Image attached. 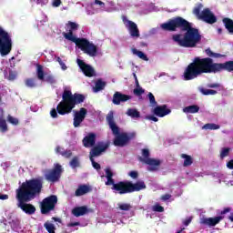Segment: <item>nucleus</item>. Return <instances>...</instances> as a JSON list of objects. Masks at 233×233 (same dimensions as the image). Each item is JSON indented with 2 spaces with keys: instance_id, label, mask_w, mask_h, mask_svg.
Wrapping results in <instances>:
<instances>
[{
  "instance_id": "f257e3e1",
  "label": "nucleus",
  "mask_w": 233,
  "mask_h": 233,
  "mask_svg": "<svg viewBox=\"0 0 233 233\" xmlns=\"http://www.w3.org/2000/svg\"><path fill=\"white\" fill-rule=\"evenodd\" d=\"M160 26L162 30H168L169 32H174L177 28L186 30L184 35L177 34L172 36L173 41L183 48H195L198 43L201 41L199 31L192 28L190 24L181 17L174 18L167 23L162 24Z\"/></svg>"
},
{
  "instance_id": "f03ea898",
  "label": "nucleus",
  "mask_w": 233,
  "mask_h": 233,
  "mask_svg": "<svg viewBox=\"0 0 233 233\" xmlns=\"http://www.w3.org/2000/svg\"><path fill=\"white\" fill-rule=\"evenodd\" d=\"M221 70L232 72L233 61H228L224 64H216L211 58H201L198 56L195 57L193 62L186 68L184 72V79L186 81H190L196 79V77L201 76V74H216V72H221Z\"/></svg>"
},
{
  "instance_id": "7ed1b4c3",
  "label": "nucleus",
  "mask_w": 233,
  "mask_h": 233,
  "mask_svg": "<svg viewBox=\"0 0 233 233\" xmlns=\"http://www.w3.org/2000/svg\"><path fill=\"white\" fill-rule=\"evenodd\" d=\"M43 188V179L34 178L24 182L19 188L16 189V207L21 208L23 212L32 216L35 213V207L32 204H26L35 198V194H39Z\"/></svg>"
},
{
  "instance_id": "20e7f679",
  "label": "nucleus",
  "mask_w": 233,
  "mask_h": 233,
  "mask_svg": "<svg viewBox=\"0 0 233 233\" xmlns=\"http://www.w3.org/2000/svg\"><path fill=\"white\" fill-rule=\"evenodd\" d=\"M79 29V24L76 22H68L66 24V32L63 36L66 41L75 43V45L89 57H97V46L86 38H79L76 35V32Z\"/></svg>"
},
{
  "instance_id": "39448f33",
  "label": "nucleus",
  "mask_w": 233,
  "mask_h": 233,
  "mask_svg": "<svg viewBox=\"0 0 233 233\" xmlns=\"http://www.w3.org/2000/svg\"><path fill=\"white\" fill-rule=\"evenodd\" d=\"M113 176L114 174L112 173V170L110 168H106V177L107 179L106 185H112V189L118 192V194L139 192V190H145V188H147V185H145L144 181H138L135 184H132L131 182H119L114 184V179H112Z\"/></svg>"
},
{
  "instance_id": "423d86ee",
  "label": "nucleus",
  "mask_w": 233,
  "mask_h": 233,
  "mask_svg": "<svg viewBox=\"0 0 233 233\" xmlns=\"http://www.w3.org/2000/svg\"><path fill=\"white\" fill-rule=\"evenodd\" d=\"M62 98L63 101H61L56 107V110L60 116L70 114L76 107V105L85 101V96L83 95H72V92L66 89H65Z\"/></svg>"
},
{
  "instance_id": "0eeeda50",
  "label": "nucleus",
  "mask_w": 233,
  "mask_h": 233,
  "mask_svg": "<svg viewBox=\"0 0 233 233\" xmlns=\"http://www.w3.org/2000/svg\"><path fill=\"white\" fill-rule=\"evenodd\" d=\"M106 121L113 132V136H115V147H125V145H127L130 139H134V137H136V132L127 133L121 131L117 125H116V122H114V112L110 111L107 114Z\"/></svg>"
},
{
  "instance_id": "6e6552de",
  "label": "nucleus",
  "mask_w": 233,
  "mask_h": 233,
  "mask_svg": "<svg viewBox=\"0 0 233 233\" xmlns=\"http://www.w3.org/2000/svg\"><path fill=\"white\" fill-rule=\"evenodd\" d=\"M14 41L12 40V34H10L5 27L0 26V56L5 57L12 52Z\"/></svg>"
},
{
  "instance_id": "1a4fd4ad",
  "label": "nucleus",
  "mask_w": 233,
  "mask_h": 233,
  "mask_svg": "<svg viewBox=\"0 0 233 233\" xmlns=\"http://www.w3.org/2000/svg\"><path fill=\"white\" fill-rule=\"evenodd\" d=\"M193 14L197 15V17L201 21H204L205 23H208V25H214V23L218 21V18H216V15H214V13H212V11H210L208 8L203 9V5L201 4H198L194 8Z\"/></svg>"
},
{
  "instance_id": "9d476101",
  "label": "nucleus",
  "mask_w": 233,
  "mask_h": 233,
  "mask_svg": "<svg viewBox=\"0 0 233 233\" xmlns=\"http://www.w3.org/2000/svg\"><path fill=\"white\" fill-rule=\"evenodd\" d=\"M63 173V167L61 165L56 164L53 169H49L46 171L45 177L46 181H50L51 183H56V181H59V177H61V174Z\"/></svg>"
},
{
  "instance_id": "9b49d317",
  "label": "nucleus",
  "mask_w": 233,
  "mask_h": 233,
  "mask_svg": "<svg viewBox=\"0 0 233 233\" xmlns=\"http://www.w3.org/2000/svg\"><path fill=\"white\" fill-rule=\"evenodd\" d=\"M5 221L10 225L12 230H15V232L21 230V220H19L14 212L5 211Z\"/></svg>"
},
{
  "instance_id": "f8f14e48",
  "label": "nucleus",
  "mask_w": 233,
  "mask_h": 233,
  "mask_svg": "<svg viewBox=\"0 0 233 233\" xmlns=\"http://www.w3.org/2000/svg\"><path fill=\"white\" fill-rule=\"evenodd\" d=\"M122 21L124 23V26H126L127 30L128 31L129 35H131L133 39L139 38L140 35H139V28L137 27V24L127 19V16H123Z\"/></svg>"
},
{
  "instance_id": "ddd939ff",
  "label": "nucleus",
  "mask_w": 233,
  "mask_h": 233,
  "mask_svg": "<svg viewBox=\"0 0 233 233\" xmlns=\"http://www.w3.org/2000/svg\"><path fill=\"white\" fill-rule=\"evenodd\" d=\"M57 203V197L51 196L45 198L41 204L42 214H46L50 210H54L56 204Z\"/></svg>"
},
{
  "instance_id": "4468645a",
  "label": "nucleus",
  "mask_w": 233,
  "mask_h": 233,
  "mask_svg": "<svg viewBox=\"0 0 233 233\" xmlns=\"http://www.w3.org/2000/svg\"><path fill=\"white\" fill-rule=\"evenodd\" d=\"M106 11V5L100 0H95L94 3L91 4V9H86L87 15H94V14H99V12Z\"/></svg>"
},
{
  "instance_id": "2eb2a0df",
  "label": "nucleus",
  "mask_w": 233,
  "mask_h": 233,
  "mask_svg": "<svg viewBox=\"0 0 233 233\" xmlns=\"http://www.w3.org/2000/svg\"><path fill=\"white\" fill-rule=\"evenodd\" d=\"M76 63L83 74H85V76H86L87 77H94V76H96V71L94 70V67H92V66L85 63V61L79 58H77Z\"/></svg>"
},
{
  "instance_id": "dca6fc26",
  "label": "nucleus",
  "mask_w": 233,
  "mask_h": 233,
  "mask_svg": "<svg viewBox=\"0 0 233 233\" xmlns=\"http://www.w3.org/2000/svg\"><path fill=\"white\" fill-rule=\"evenodd\" d=\"M74 112H75V116H74L73 125L75 128H77L78 127H80L83 121H85V118L86 117V114H88V111L86 110V108L82 107L80 108L79 111H74Z\"/></svg>"
},
{
  "instance_id": "f3484780",
  "label": "nucleus",
  "mask_w": 233,
  "mask_h": 233,
  "mask_svg": "<svg viewBox=\"0 0 233 233\" xmlns=\"http://www.w3.org/2000/svg\"><path fill=\"white\" fill-rule=\"evenodd\" d=\"M140 161L147 165V170L149 172L159 170V165H161V160L156 158H140Z\"/></svg>"
},
{
  "instance_id": "a211bd4d",
  "label": "nucleus",
  "mask_w": 233,
  "mask_h": 233,
  "mask_svg": "<svg viewBox=\"0 0 233 233\" xmlns=\"http://www.w3.org/2000/svg\"><path fill=\"white\" fill-rule=\"evenodd\" d=\"M36 74L40 81H46L47 83H56V79L52 76L45 75V71L43 70V66L41 65L36 66Z\"/></svg>"
},
{
  "instance_id": "6ab92c4d",
  "label": "nucleus",
  "mask_w": 233,
  "mask_h": 233,
  "mask_svg": "<svg viewBox=\"0 0 233 233\" xmlns=\"http://www.w3.org/2000/svg\"><path fill=\"white\" fill-rule=\"evenodd\" d=\"M108 148V146L105 143H100L96 147H93L90 151V159H94V157H97L101 156L102 152H105L106 149Z\"/></svg>"
},
{
  "instance_id": "aec40b11",
  "label": "nucleus",
  "mask_w": 233,
  "mask_h": 233,
  "mask_svg": "<svg viewBox=\"0 0 233 233\" xmlns=\"http://www.w3.org/2000/svg\"><path fill=\"white\" fill-rule=\"evenodd\" d=\"M82 143L86 148H92V147L96 145V134L94 133L87 134L84 137Z\"/></svg>"
},
{
  "instance_id": "412c9836",
  "label": "nucleus",
  "mask_w": 233,
  "mask_h": 233,
  "mask_svg": "<svg viewBox=\"0 0 233 233\" xmlns=\"http://www.w3.org/2000/svg\"><path fill=\"white\" fill-rule=\"evenodd\" d=\"M170 109L167 107L166 105L158 106L153 109V113L157 117H165V116H168L170 114Z\"/></svg>"
},
{
  "instance_id": "4be33fe9",
  "label": "nucleus",
  "mask_w": 233,
  "mask_h": 233,
  "mask_svg": "<svg viewBox=\"0 0 233 233\" xmlns=\"http://www.w3.org/2000/svg\"><path fill=\"white\" fill-rule=\"evenodd\" d=\"M129 99H132V96L116 92L113 96V103L114 105H121V103L129 101Z\"/></svg>"
},
{
  "instance_id": "5701e85b",
  "label": "nucleus",
  "mask_w": 233,
  "mask_h": 233,
  "mask_svg": "<svg viewBox=\"0 0 233 233\" xmlns=\"http://www.w3.org/2000/svg\"><path fill=\"white\" fill-rule=\"evenodd\" d=\"M221 219H223V217L203 218L201 223H203V225H208V227H216V225H218Z\"/></svg>"
},
{
  "instance_id": "b1692460",
  "label": "nucleus",
  "mask_w": 233,
  "mask_h": 233,
  "mask_svg": "<svg viewBox=\"0 0 233 233\" xmlns=\"http://www.w3.org/2000/svg\"><path fill=\"white\" fill-rule=\"evenodd\" d=\"M4 76L8 81H15L17 79V71L6 67L4 69Z\"/></svg>"
},
{
  "instance_id": "393cba45",
  "label": "nucleus",
  "mask_w": 233,
  "mask_h": 233,
  "mask_svg": "<svg viewBox=\"0 0 233 233\" xmlns=\"http://www.w3.org/2000/svg\"><path fill=\"white\" fill-rule=\"evenodd\" d=\"M54 221H58V223H61V219L53 218L52 220H47L44 224V227L48 233H56V226L54 225Z\"/></svg>"
},
{
  "instance_id": "a878e982",
  "label": "nucleus",
  "mask_w": 233,
  "mask_h": 233,
  "mask_svg": "<svg viewBox=\"0 0 233 233\" xmlns=\"http://www.w3.org/2000/svg\"><path fill=\"white\" fill-rule=\"evenodd\" d=\"M92 190V187L90 186L83 185L80 186L76 190V196H85V194H88Z\"/></svg>"
},
{
  "instance_id": "bb28decb",
  "label": "nucleus",
  "mask_w": 233,
  "mask_h": 233,
  "mask_svg": "<svg viewBox=\"0 0 233 233\" xmlns=\"http://www.w3.org/2000/svg\"><path fill=\"white\" fill-rule=\"evenodd\" d=\"M223 23L226 30H228V34L233 35V20L230 18H224Z\"/></svg>"
},
{
  "instance_id": "cd10ccee",
  "label": "nucleus",
  "mask_w": 233,
  "mask_h": 233,
  "mask_svg": "<svg viewBox=\"0 0 233 233\" xmlns=\"http://www.w3.org/2000/svg\"><path fill=\"white\" fill-rule=\"evenodd\" d=\"M131 52L133 56H137V57H139V59H142V61H148V56H147V55H145V53H143L142 51L132 47Z\"/></svg>"
},
{
  "instance_id": "c85d7f7f",
  "label": "nucleus",
  "mask_w": 233,
  "mask_h": 233,
  "mask_svg": "<svg viewBox=\"0 0 233 233\" xmlns=\"http://www.w3.org/2000/svg\"><path fill=\"white\" fill-rule=\"evenodd\" d=\"M126 114L129 117H132V119H139V117H141V113H139V111H137L136 108L127 109Z\"/></svg>"
},
{
  "instance_id": "c756f323",
  "label": "nucleus",
  "mask_w": 233,
  "mask_h": 233,
  "mask_svg": "<svg viewBox=\"0 0 233 233\" xmlns=\"http://www.w3.org/2000/svg\"><path fill=\"white\" fill-rule=\"evenodd\" d=\"M56 154L63 156V157H70V156H72L71 150H65V148H63L59 146L56 147Z\"/></svg>"
},
{
  "instance_id": "7c9ffc66",
  "label": "nucleus",
  "mask_w": 233,
  "mask_h": 233,
  "mask_svg": "<svg viewBox=\"0 0 233 233\" xmlns=\"http://www.w3.org/2000/svg\"><path fill=\"white\" fill-rule=\"evenodd\" d=\"M183 112L185 114H198L199 112V106L196 105L188 106L183 109Z\"/></svg>"
},
{
  "instance_id": "2f4dec72",
  "label": "nucleus",
  "mask_w": 233,
  "mask_h": 233,
  "mask_svg": "<svg viewBox=\"0 0 233 233\" xmlns=\"http://www.w3.org/2000/svg\"><path fill=\"white\" fill-rule=\"evenodd\" d=\"M86 212V207L75 208L72 210V214H73V216H76V218H79V216H85Z\"/></svg>"
},
{
  "instance_id": "473e14b6",
  "label": "nucleus",
  "mask_w": 233,
  "mask_h": 233,
  "mask_svg": "<svg viewBox=\"0 0 233 233\" xmlns=\"http://www.w3.org/2000/svg\"><path fill=\"white\" fill-rule=\"evenodd\" d=\"M106 86V83L105 81L98 79L96 82L95 87L93 88V92L97 93L100 92V90H103Z\"/></svg>"
},
{
  "instance_id": "72a5a7b5",
  "label": "nucleus",
  "mask_w": 233,
  "mask_h": 233,
  "mask_svg": "<svg viewBox=\"0 0 233 233\" xmlns=\"http://www.w3.org/2000/svg\"><path fill=\"white\" fill-rule=\"evenodd\" d=\"M198 91L202 96H216V94H218V91L214 89H207L205 87H198Z\"/></svg>"
},
{
  "instance_id": "f704fd0d",
  "label": "nucleus",
  "mask_w": 233,
  "mask_h": 233,
  "mask_svg": "<svg viewBox=\"0 0 233 233\" xmlns=\"http://www.w3.org/2000/svg\"><path fill=\"white\" fill-rule=\"evenodd\" d=\"M219 125L214 123H208L202 127V130H219Z\"/></svg>"
},
{
  "instance_id": "c9c22d12",
  "label": "nucleus",
  "mask_w": 233,
  "mask_h": 233,
  "mask_svg": "<svg viewBox=\"0 0 233 233\" xmlns=\"http://www.w3.org/2000/svg\"><path fill=\"white\" fill-rule=\"evenodd\" d=\"M182 159H184V167H190V165H192L193 163V159L192 157L187 155V154H182L181 155Z\"/></svg>"
},
{
  "instance_id": "e433bc0d",
  "label": "nucleus",
  "mask_w": 233,
  "mask_h": 233,
  "mask_svg": "<svg viewBox=\"0 0 233 233\" xmlns=\"http://www.w3.org/2000/svg\"><path fill=\"white\" fill-rule=\"evenodd\" d=\"M135 83L137 85V87L134 89L135 96H142V94H145V89L139 86V80H135Z\"/></svg>"
},
{
  "instance_id": "4c0bfd02",
  "label": "nucleus",
  "mask_w": 233,
  "mask_h": 233,
  "mask_svg": "<svg viewBox=\"0 0 233 233\" xmlns=\"http://www.w3.org/2000/svg\"><path fill=\"white\" fill-rule=\"evenodd\" d=\"M116 10H117V6H116V3L114 1L107 2L106 12H116Z\"/></svg>"
},
{
  "instance_id": "58836bf2",
  "label": "nucleus",
  "mask_w": 233,
  "mask_h": 233,
  "mask_svg": "<svg viewBox=\"0 0 233 233\" xmlns=\"http://www.w3.org/2000/svg\"><path fill=\"white\" fill-rule=\"evenodd\" d=\"M112 223L115 225H123V219H121V213H116L113 218Z\"/></svg>"
},
{
  "instance_id": "ea45409f",
  "label": "nucleus",
  "mask_w": 233,
  "mask_h": 233,
  "mask_svg": "<svg viewBox=\"0 0 233 233\" xmlns=\"http://www.w3.org/2000/svg\"><path fill=\"white\" fill-rule=\"evenodd\" d=\"M230 147H222L220 149V159H225L230 154Z\"/></svg>"
},
{
  "instance_id": "a19ab883",
  "label": "nucleus",
  "mask_w": 233,
  "mask_h": 233,
  "mask_svg": "<svg viewBox=\"0 0 233 233\" xmlns=\"http://www.w3.org/2000/svg\"><path fill=\"white\" fill-rule=\"evenodd\" d=\"M7 121L8 123H10V125H13L14 127H17V125H19V118L10 115L7 116Z\"/></svg>"
},
{
  "instance_id": "79ce46f5",
  "label": "nucleus",
  "mask_w": 233,
  "mask_h": 233,
  "mask_svg": "<svg viewBox=\"0 0 233 233\" xmlns=\"http://www.w3.org/2000/svg\"><path fill=\"white\" fill-rule=\"evenodd\" d=\"M206 54H207V56H208V57H215L216 59H218L219 57H223V55L218 54V53H214L210 49H207L206 50Z\"/></svg>"
},
{
  "instance_id": "37998d69",
  "label": "nucleus",
  "mask_w": 233,
  "mask_h": 233,
  "mask_svg": "<svg viewBox=\"0 0 233 233\" xmlns=\"http://www.w3.org/2000/svg\"><path fill=\"white\" fill-rule=\"evenodd\" d=\"M31 5H38L39 6H46L48 5V0H30Z\"/></svg>"
},
{
  "instance_id": "c03bdc74",
  "label": "nucleus",
  "mask_w": 233,
  "mask_h": 233,
  "mask_svg": "<svg viewBox=\"0 0 233 233\" xmlns=\"http://www.w3.org/2000/svg\"><path fill=\"white\" fill-rule=\"evenodd\" d=\"M56 61L59 64L61 70H63L64 72L66 70H68V66H66V64H65V62H63V60L61 59V57L56 56Z\"/></svg>"
},
{
  "instance_id": "a18cd8bd",
  "label": "nucleus",
  "mask_w": 233,
  "mask_h": 233,
  "mask_svg": "<svg viewBox=\"0 0 233 233\" xmlns=\"http://www.w3.org/2000/svg\"><path fill=\"white\" fill-rule=\"evenodd\" d=\"M132 72L135 81H137V75L136 73L139 72V66H136L135 63H132Z\"/></svg>"
},
{
  "instance_id": "49530a36",
  "label": "nucleus",
  "mask_w": 233,
  "mask_h": 233,
  "mask_svg": "<svg viewBox=\"0 0 233 233\" xmlns=\"http://www.w3.org/2000/svg\"><path fill=\"white\" fill-rule=\"evenodd\" d=\"M147 97L149 99L151 106H156V105H157V102H156V97L152 93H148Z\"/></svg>"
},
{
  "instance_id": "de8ad7c7",
  "label": "nucleus",
  "mask_w": 233,
  "mask_h": 233,
  "mask_svg": "<svg viewBox=\"0 0 233 233\" xmlns=\"http://www.w3.org/2000/svg\"><path fill=\"white\" fill-rule=\"evenodd\" d=\"M153 212H165V208L160 206L159 204H156L152 207Z\"/></svg>"
},
{
  "instance_id": "09e8293b",
  "label": "nucleus",
  "mask_w": 233,
  "mask_h": 233,
  "mask_svg": "<svg viewBox=\"0 0 233 233\" xmlns=\"http://www.w3.org/2000/svg\"><path fill=\"white\" fill-rule=\"evenodd\" d=\"M70 167L72 168H76V167H79V158L74 157L70 162Z\"/></svg>"
},
{
  "instance_id": "8fccbe9b",
  "label": "nucleus",
  "mask_w": 233,
  "mask_h": 233,
  "mask_svg": "<svg viewBox=\"0 0 233 233\" xmlns=\"http://www.w3.org/2000/svg\"><path fill=\"white\" fill-rule=\"evenodd\" d=\"M25 85L29 88H34L35 86H37V85L35 84V81L34 79H27L25 81Z\"/></svg>"
},
{
  "instance_id": "3c124183",
  "label": "nucleus",
  "mask_w": 233,
  "mask_h": 233,
  "mask_svg": "<svg viewBox=\"0 0 233 233\" xmlns=\"http://www.w3.org/2000/svg\"><path fill=\"white\" fill-rule=\"evenodd\" d=\"M117 207L120 210H128L130 208V205L129 204H124V203H119L117 204Z\"/></svg>"
},
{
  "instance_id": "603ef678",
  "label": "nucleus",
  "mask_w": 233,
  "mask_h": 233,
  "mask_svg": "<svg viewBox=\"0 0 233 233\" xmlns=\"http://www.w3.org/2000/svg\"><path fill=\"white\" fill-rule=\"evenodd\" d=\"M150 152L148 151V149H143L142 150V159H150V157H148Z\"/></svg>"
},
{
  "instance_id": "864d4df0",
  "label": "nucleus",
  "mask_w": 233,
  "mask_h": 233,
  "mask_svg": "<svg viewBox=\"0 0 233 233\" xmlns=\"http://www.w3.org/2000/svg\"><path fill=\"white\" fill-rule=\"evenodd\" d=\"M52 6L54 8L61 6V0H52Z\"/></svg>"
},
{
  "instance_id": "5fc2aeb1",
  "label": "nucleus",
  "mask_w": 233,
  "mask_h": 233,
  "mask_svg": "<svg viewBox=\"0 0 233 233\" xmlns=\"http://www.w3.org/2000/svg\"><path fill=\"white\" fill-rule=\"evenodd\" d=\"M190 223H192V217H187L186 219L183 220V225H185V227H188Z\"/></svg>"
},
{
  "instance_id": "6e6d98bb",
  "label": "nucleus",
  "mask_w": 233,
  "mask_h": 233,
  "mask_svg": "<svg viewBox=\"0 0 233 233\" xmlns=\"http://www.w3.org/2000/svg\"><path fill=\"white\" fill-rule=\"evenodd\" d=\"M90 161L92 163L93 167H95L96 170H99V168H101V166L99 165V163L96 162L94 158L90 159Z\"/></svg>"
},
{
  "instance_id": "4d7b16f0",
  "label": "nucleus",
  "mask_w": 233,
  "mask_h": 233,
  "mask_svg": "<svg viewBox=\"0 0 233 233\" xmlns=\"http://www.w3.org/2000/svg\"><path fill=\"white\" fill-rule=\"evenodd\" d=\"M146 119H148V121H154L155 123H157V121H159V119L155 116H146Z\"/></svg>"
},
{
  "instance_id": "13d9d810",
  "label": "nucleus",
  "mask_w": 233,
  "mask_h": 233,
  "mask_svg": "<svg viewBox=\"0 0 233 233\" xmlns=\"http://www.w3.org/2000/svg\"><path fill=\"white\" fill-rule=\"evenodd\" d=\"M128 176H129L130 177H132V179H137V171H130V172L128 173Z\"/></svg>"
},
{
  "instance_id": "bf43d9fd",
  "label": "nucleus",
  "mask_w": 233,
  "mask_h": 233,
  "mask_svg": "<svg viewBox=\"0 0 233 233\" xmlns=\"http://www.w3.org/2000/svg\"><path fill=\"white\" fill-rule=\"evenodd\" d=\"M170 198H172V196L170 194H166V195H163L161 197V200L162 201H168V199H170Z\"/></svg>"
},
{
  "instance_id": "052dcab7",
  "label": "nucleus",
  "mask_w": 233,
  "mask_h": 233,
  "mask_svg": "<svg viewBox=\"0 0 233 233\" xmlns=\"http://www.w3.org/2000/svg\"><path fill=\"white\" fill-rule=\"evenodd\" d=\"M50 116H51V117H53V118L57 117V110H56V108L52 109V110L50 111Z\"/></svg>"
},
{
  "instance_id": "680f3d73",
  "label": "nucleus",
  "mask_w": 233,
  "mask_h": 233,
  "mask_svg": "<svg viewBox=\"0 0 233 233\" xmlns=\"http://www.w3.org/2000/svg\"><path fill=\"white\" fill-rule=\"evenodd\" d=\"M67 227H79V222H70Z\"/></svg>"
},
{
  "instance_id": "e2e57ef3",
  "label": "nucleus",
  "mask_w": 233,
  "mask_h": 233,
  "mask_svg": "<svg viewBox=\"0 0 233 233\" xmlns=\"http://www.w3.org/2000/svg\"><path fill=\"white\" fill-rule=\"evenodd\" d=\"M224 183H226L228 187H233V180H224Z\"/></svg>"
},
{
  "instance_id": "0e129e2a",
  "label": "nucleus",
  "mask_w": 233,
  "mask_h": 233,
  "mask_svg": "<svg viewBox=\"0 0 233 233\" xmlns=\"http://www.w3.org/2000/svg\"><path fill=\"white\" fill-rule=\"evenodd\" d=\"M228 168L233 169V160H230L227 163Z\"/></svg>"
},
{
  "instance_id": "69168bd1",
  "label": "nucleus",
  "mask_w": 233,
  "mask_h": 233,
  "mask_svg": "<svg viewBox=\"0 0 233 233\" xmlns=\"http://www.w3.org/2000/svg\"><path fill=\"white\" fill-rule=\"evenodd\" d=\"M0 199L2 201H5V200L8 199V195H0Z\"/></svg>"
},
{
  "instance_id": "338daca9",
  "label": "nucleus",
  "mask_w": 233,
  "mask_h": 233,
  "mask_svg": "<svg viewBox=\"0 0 233 233\" xmlns=\"http://www.w3.org/2000/svg\"><path fill=\"white\" fill-rule=\"evenodd\" d=\"M219 86V84H211V85H208V87L209 88H218Z\"/></svg>"
},
{
  "instance_id": "774afa93",
  "label": "nucleus",
  "mask_w": 233,
  "mask_h": 233,
  "mask_svg": "<svg viewBox=\"0 0 233 233\" xmlns=\"http://www.w3.org/2000/svg\"><path fill=\"white\" fill-rule=\"evenodd\" d=\"M43 23H48V16H45Z\"/></svg>"
}]
</instances>
